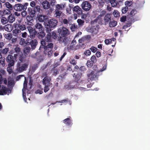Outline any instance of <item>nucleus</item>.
Segmentation results:
<instances>
[{"mask_svg": "<svg viewBox=\"0 0 150 150\" xmlns=\"http://www.w3.org/2000/svg\"><path fill=\"white\" fill-rule=\"evenodd\" d=\"M59 36L58 40L60 44L63 43L66 45L68 40L69 35L70 34L69 30L64 26L60 27L57 30Z\"/></svg>", "mask_w": 150, "mask_h": 150, "instance_id": "nucleus-1", "label": "nucleus"}, {"mask_svg": "<svg viewBox=\"0 0 150 150\" xmlns=\"http://www.w3.org/2000/svg\"><path fill=\"white\" fill-rule=\"evenodd\" d=\"M47 34L45 36L44 39H42L41 40L40 43L41 47L42 46H46V42H51L52 39H56L57 38V34L54 31L50 32L49 31H47Z\"/></svg>", "mask_w": 150, "mask_h": 150, "instance_id": "nucleus-2", "label": "nucleus"}, {"mask_svg": "<svg viewBox=\"0 0 150 150\" xmlns=\"http://www.w3.org/2000/svg\"><path fill=\"white\" fill-rule=\"evenodd\" d=\"M13 27L14 29L12 31V33L13 35L15 37H17L21 31L25 30L27 28V27L24 24L16 23L13 24Z\"/></svg>", "mask_w": 150, "mask_h": 150, "instance_id": "nucleus-3", "label": "nucleus"}, {"mask_svg": "<svg viewBox=\"0 0 150 150\" xmlns=\"http://www.w3.org/2000/svg\"><path fill=\"white\" fill-rule=\"evenodd\" d=\"M28 65L29 64L28 62H18L15 70L16 73H19L25 71L28 68Z\"/></svg>", "mask_w": 150, "mask_h": 150, "instance_id": "nucleus-4", "label": "nucleus"}, {"mask_svg": "<svg viewBox=\"0 0 150 150\" xmlns=\"http://www.w3.org/2000/svg\"><path fill=\"white\" fill-rule=\"evenodd\" d=\"M53 47V44L50 43H48L46 46H42V47L40 46L39 50H41L43 48L44 50V54L45 55H47L49 57H50L52 56L53 53V51L52 50Z\"/></svg>", "mask_w": 150, "mask_h": 150, "instance_id": "nucleus-5", "label": "nucleus"}, {"mask_svg": "<svg viewBox=\"0 0 150 150\" xmlns=\"http://www.w3.org/2000/svg\"><path fill=\"white\" fill-rule=\"evenodd\" d=\"M58 21L54 18H52L48 20L46 23L45 26L47 31H51L57 25Z\"/></svg>", "mask_w": 150, "mask_h": 150, "instance_id": "nucleus-6", "label": "nucleus"}, {"mask_svg": "<svg viewBox=\"0 0 150 150\" xmlns=\"http://www.w3.org/2000/svg\"><path fill=\"white\" fill-rule=\"evenodd\" d=\"M32 39L27 38L26 42V45H30L31 49L32 50H34L36 47L38 43L37 40L35 39L33 40Z\"/></svg>", "mask_w": 150, "mask_h": 150, "instance_id": "nucleus-7", "label": "nucleus"}, {"mask_svg": "<svg viewBox=\"0 0 150 150\" xmlns=\"http://www.w3.org/2000/svg\"><path fill=\"white\" fill-rule=\"evenodd\" d=\"M14 57L15 59L19 61L18 62H25L26 60V55L22 52L20 53L19 54H14Z\"/></svg>", "mask_w": 150, "mask_h": 150, "instance_id": "nucleus-8", "label": "nucleus"}, {"mask_svg": "<svg viewBox=\"0 0 150 150\" xmlns=\"http://www.w3.org/2000/svg\"><path fill=\"white\" fill-rule=\"evenodd\" d=\"M27 28L30 33V37L31 39H34L37 36L38 31L31 26H28Z\"/></svg>", "mask_w": 150, "mask_h": 150, "instance_id": "nucleus-9", "label": "nucleus"}, {"mask_svg": "<svg viewBox=\"0 0 150 150\" xmlns=\"http://www.w3.org/2000/svg\"><path fill=\"white\" fill-rule=\"evenodd\" d=\"M92 6L90 3L88 1H83L81 4L82 9L86 11H89L91 8Z\"/></svg>", "mask_w": 150, "mask_h": 150, "instance_id": "nucleus-10", "label": "nucleus"}, {"mask_svg": "<svg viewBox=\"0 0 150 150\" xmlns=\"http://www.w3.org/2000/svg\"><path fill=\"white\" fill-rule=\"evenodd\" d=\"M112 13H107L105 15L103 18V21L101 22V24L106 25L111 20Z\"/></svg>", "mask_w": 150, "mask_h": 150, "instance_id": "nucleus-11", "label": "nucleus"}, {"mask_svg": "<svg viewBox=\"0 0 150 150\" xmlns=\"http://www.w3.org/2000/svg\"><path fill=\"white\" fill-rule=\"evenodd\" d=\"M87 76L88 79L91 81H93L98 78L97 74L93 71L89 70L88 73L87 74Z\"/></svg>", "mask_w": 150, "mask_h": 150, "instance_id": "nucleus-12", "label": "nucleus"}, {"mask_svg": "<svg viewBox=\"0 0 150 150\" xmlns=\"http://www.w3.org/2000/svg\"><path fill=\"white\" fill-rule=\"evenodd\" d=\"M12 55L8 54L6 58L8 64L14 65L15 61L14 58Z\"/></svg>", "mask_w": 150, "mask_h": 150, "instance_id": "nucleus-13", "label": "nucleus"}, {"mask_svg": "<svg viewBox=\"0 0 150 150\" xmlns=\"http://www.w3.org/2000/svg\"><path fill=\"white\" fill-rule=\"evenodd\" d=\"M51 81V79L50 76H46L44 77L42 79V83L44 85H46L47 86H52V83H50V82Z\"/></svg>", "mask_w": 150, "mask_h": 150, "instance_id": "nucleus-14", "label": "nucleus"}, {"mask_svg": "<svg viewBox=\"0 0 150 150\" xmlns=\"http://www.w3.org/2000/svg\"><path fill=\"white\" fill-rule=\"evenodd\" d=\"M72 10L74 13H76L79 15H82L83 11L81 8L77 5L74 6Z\"/></svg>", "mask_w": 150, "mask_h": 150, "instance_id": "nucleus-15", "label": "nucleus"}, {"mask_svg": "<svg viewBox=\"0 0 150 150\" xmlns=\"http://www.w3.org/2000/svg\"><path fill=\"white\" fill-rule=\"evenodd\" d=\"M98 25L92 26L89 30V32L94 34H97L98 32Z\"/></svg>", "mask_w": 150, "mask_h": 150, "instance_id": "nucleus-16", "label": "nucleus"}, {"mask_svg": "<svg viewBox=\"0 0 150 150\" xmlns=\"http://www.w3.org/2000/svg\"><path fill=\"white\" fill-rule=\"evenodd\" d=\"M33 21L34 20L33 17L28 16L26 17V21L25 22V23L26 25H28V26H31L33 25Z\"/></svg>", "mask_w": 150, "mask_h": 150, "instance_id": "nucleus-17", "label": "nucleus"}, {"mask_svg": "<svg viewBox=\"0 0 150 150\" xmlns=\"http://www.w3.org/2000/svg\"><path fill=\"white\" fill-rule=\"evenodd\" d=\"M33 28L38 32L42 31V30H44V28L42 25L38 23H36L33 27Z\"/></svg>", "mask_w": 150, "mask_h": 150, "instance_id": "nucleus-18", "label": "nucleus"}, {"mask_svg": "<svg viewBox=\"0 0 150 150\" xmlns=\"http://www.w3.org/2000/svg\"><path fill=\"white\" fill-rule=\"evenodd\" d=\"M63 121L64 124L68 126H71L73 124L71 118L70 116L63 120Z\"/></svg>", "mask_w": 150, "mask_h": 150, "instance_id": "nucleus-19", "label": "nucleus"}, {"mask_svg": "<svg viewBox=\"0 0 150 150\" xmlns=\"http://www.w3.org/2000/svg\"><path fill=\"white\" fill-rule=\"evenodd\" d=\"M30 16L33 17H35L37 14L36 12L34 9V8H28V9Z\"/></svg>", "mask_w": 150, "mask_h": 150, "instance_id": "nucleus-20", "label": "nucleus"}, {"mask_svg": "<svg viewBox=\"0 0 150 150\" xmlns=\"http://www.w3.org/2000/svg\"><path fill=\"white\" fill-rule=\"evenodd\" d=\"M82 74L80 72H78L77 73H74V74L73 77L74 80L76 82H78V81L81 78Z\"/></svg>", "mask_w": 150, "mask_h": 150, "instance_id": "nucleus-21", "label": "nucleus"}, {"mask_svg": "<svg viewBox=\"0 0 150 150\" xmlns=\"http://www.w3.org/2000/svg\"><path fill=\"white\" fill-rule=\"evenodd\" d=\"M45 35V32L44 30H42V31H38L37 33V37L40 39H43Z\"/></svg>", "mask_w": 150, "mask_h": 150, "instance_id": "nucleus-22", "label": "nucleus"}, {"mask_svg": "<svg viewBox=\"0 0 150 150\" xmlns=\"http://www.w3.org/2000/svg\"><path fill=\"white\" fill-rule=\"evenodd\" d=\"M42 4L43 8L45 9H48L50 7V3L47 0L44 1L42 3Z\"/></svg>", "mask_w": 150, "mask_h": 150, "instance_id": "nucleus-23", "label": "nucleus"}, {"mask_svg": "<svg viewBox=\"0 0 150 150\" xmlns=\"http://www.w3.org/2000/svg\"><path fill=\"white\" fill-rule=\"evenodd\" d=\"M38 20L40 22H43L46 21L47 18L46 16L40 15L37 17Z\"/></svg>", "mask_w": 150, "mask_h": 150, "instance_id": "nucleus-24", "label": "nucleus"}, {"mask_svg": "<svg viewBox=\"0 0 150 150\" xmlns=\"http://www.w3.org/2000/svg\"><path fill=\"white\" fill-rule=\"evenodd\" d=\"M13 25L11 24H7L4 27V29L5 30L8 32L11 31L13 29Z\"/></svg>", "mask_w": 150, "mask_h": 150, "instance_id": "nucleus-25", "label": "nucleus"}, {"mask_svg": "<svg viewBox=\"0 0 150 150\" xmlns=\"http://www.w3.org/2000/svg\"><path fill=\"white\" fill-rule=\"evenodd\" d=\"M16 18L14 15L11 14L8 17V21L10 23H12L15 20Z\"/></svg>", "mask_w": 150, "mask_h": 150, "instance_id": "nucleus-26", "label": "nucleus"}, {"mask_svg": "<svg viewBox=\"0 0 150 150\" xmlns=\"http://www.w3.org/2000/svg\"><path fill=\"white\" fill-rule=\"evenodd\" d=\"M8 88L6 86H2V88L0 90V95H3L7 94Z\"/></svg>", "mask_w": 150, "mask_h": 150, "instance_id": "nucleus-27", "label": "nucleus"}, {"mask_svg": "<svg viewBox=\"0 0 150 150\" xmlns=\"http://www.w3.org/2000/svg\"><path fill=\"white\" fill-rule=\"evenodd\" d=\"M29 4L28 3H25L23 4H21V11H25L27 8V6H28Z\"/></svg>", "mask_w": 150, "mask_h": 150, "instance_id": "nucleus-28", "label": "nucleus"}, {"mask_svg": "<svg viewBox=\"0 0 150 150\" xmlns=\"http://www.w3.org/2000/svg\"><path fill=\"white\" fill-rule=\"evenodd\" d=\"M33 8L36 13H38V14L41 13L42 12V10L41 9L40 6L39 5H36Z\"/></svg>", "mask_w": 150, "mask_h": 150, "instance_id": "nucleus-29", "label": "nucleus"}, {"mask_svg": "<svg viewBox=\"0 0 150 150\" xmlns=\"http://www.w3.org/2000/svg\"><path fill=\"white\" fill-rule=\"evenodd\" d=\"M76 40H73L71 43V45L70 46V49L72 50H76L77 49V48H74V47H73V46L75 45L76 44ZM76 47H78V48L79 49L80 47V46L79 45H77Z\"/></svg>", "mask_w": 150, "mask_h": 150, "instance_id": "nucleus-30", "label": "nucleus"}, {"mask_svg": "<svg viewBox=\"0 0 150 150\" xmlns=\"http://www.w3.org/2000/svg\"><path fill=\"white\" fill-rule=\"evenodd\" d=\"M76 40H73L71 43V45L70 46V49L72 50H76L77 49V48H74V47H73V46L75 45L76 44ZM76 47H78V48L79 49L80 47V46L79 45H77Z\"/></svg>", "mask_w": 150, "mask_h": 150, "instance_id": "nucleus-31", "label": "nucleus"}, {"mask_svg": "<svg viewBox=\"0 0 150 150\" xmlns=\"http://www.w3.org/2000/svg\"><path fill=\"white\" fill-rule=\"evenodd\" d=\"M76 40H73L71 43V45L70 46V49L72 50H76L77 49V48H74V47H73V46L75 45L76 44ZM76 47H78V48L79 49L80 47V46L79 45H77Z\"/></svg>", "mask_w": 150, "mask_h": 150, "instance_id": "nucleus-32", "label": "nucleus"}, {"mask_svg": "<svg viewBox=\"0 0 150 150\" xmlns=\"http://www.w3.org/2000/svg\"><path fill=\"white\" fill-rule=\"evenodd\" d=\"M14 65L8 64L7 71L9 74H11L13 72V69Z\"/></svg>", "mask_w": 150, "mask_h": 150, "instance_id": "nucleus-33", "label": "nucleus"}, {"mask_svg": "<svg viewBox=\"0 0 150 150\" xmlns=\"http://www.w3.org/2000/svg\"><path fill=\"white\" fill-rule=\"evenodd\" d=\"M59 69L57 68L56 67H54L51 70V72L52 73V75L54 76H56L59 71Z\"/></svg>", "mask_w": 150, "mask_h": 150, "instance_id": "nucleus-34", "label": "nucleus"}, {"mask_svg": "<svg viewBox=\"0 0 150 150\" xmlns=\"http://www.w3.org/2000/svg\"><path fill=\"white\" fill-rule=\"evenodd\" d=\"M21 4H16L13 6L14 10L16 11H21Z\"/></svg>", "mask_w": 150, "mask_h": 150, "instance_id": "nucleus-35", "label": "nucleus"}, {"mask_svg": "<svg viewBox=\"0 0 150 150\" xmlns=\"http://www.w3.org/2000/svg\"><path fill=\"white\" fill-rule=\"evenodd\" d=\"M108 23H109V26L110 27H113L117 25V22L114 20L110 21Z\"/></svg>", "mask_w": 150, "mask_h": 150, "instance_id": "nucleus-36", "label": "nucleus"}, {"mask_svg": "<svg viewBox=\"0 0 150 150\" xmlns=\"http://www.w3.org/2000/svg\"><path fill=\"white\" fill-rule=\"evenodd\" d=\"M5 7L9 9L10 10H12L13 8V6L9 2H6L5 4Z\"/></svg>", "mask_w": 150, "mask_h": 150, "instance_id": "nucleus-37", "label": "nucleus"}, {"mask_svg": "<svg viewBox=\"0 0 150 150\" xmlns=\"http://www.w3.org/2000/svg\"><path fill=\"white\" fill-rule=\"evenodd\" d=\"M13 34H12L11 33H9L5 34L4 36L7 39L9 40L12 38L13 37Z\"/></svg>", "mask_w": 150, "mask_h": 150, "instance_id": "nucleus-38", "label": "nucleus"}, {"mask_svg": "<svg viewBox=\"0 0 150 150\" xmlns=\"http://www.w3.org/2000/svg\"><path fill=\"white\" fill-rule=\"evenodd\" d=\"M111 6L112 7H115L117 5V2L116 0H110V2Z\"/></svg>", "mask_w": 150, "mask_h": 150, "instance_id": "nucleus-39", "label": "nucleus"}, {"mask_svg": "<svg viewBox=\"0 0 150 150\" xmlns=\"http://www.w3.org/2000/svg\"><path fill=\"white\" fill-rule=\"evenodd\" d=\"M137 11L136 9H132L130 12L129 15L131 17L134 16L137 13Z\"/></svg>", "mask_w": 150, "mask_h": 150, "instance_id": "nucleus-40", "label": "nucleus"}, {"mask_svg": "<svg viewBox=\"0 0 150 150\" xmlns=\"http://www.w3.org/2000/svg\"><path fill=\"white\" fill-rule=\"evenodd\" d=\"M64 4H57L56 5V8L57 10H62V8L64 7Z\"/></svg>", "mask_w": 150, "mask_h": 150, "instance_id": "nucleus-41", "label": "nucleus"}, {"mask_svg": "<svg viewBox=\"0 0 150 150\" xmlns=\"http://www.w3.org/2000/svg\"><path fill=\"white\" fill-rule=\"evenodd\" d=\"M27 41V39L25 40V39L23 38H21L20 40L19 43L21 45H26V42Z\"/></svg>", "mask_w": 150, "mask_h": 150, "instance_id": "nucleus-42", "label": "nucleus"}, {"mask_svg": "<svg viewBox=\"0 0 150 150\" xmlns=\"http://www.w3.org/2000/svg\"><path fill=\"white\" fill-rule=\"evenodd\" d=\"M14 51L12 53L15 52L17 53V54H19L20 53L22 52L20 48L18 46L16 47L15 48H14Z\"/></svg>", "mask_w": 150, "mask_h": 150, "instance_id": "nucleus-43", "label": "nucleus"}, {"mask_svg": "<svg viewBox=\"0 0 150 150\" xmlns=\"http://www.w3.org/2000/svg\"><path fill=\"white\" fill-rule=\"evenodd\" d=\"M31 48L29 47H26L24 49V52L26 54H27L30 52Z\"/></svg>", "mask_w": 150, "mask_h": 150, "instance_id": "nucleus-44", "label": "nucleus"}, {"mask_svg": "<svg viewBox=\"0 0 150 150\" xmlns=\"http://www.w3.org/2000/svg\"><path fill=\"white\" fill-rule=\"evenodd\" d=\"M69 63L74 65H75L77 64V62L74 58H70L69 59Z\"/></svg>", "mask_w": 150, "mask_h": 150, "instance_id": "nucleus-45", "label": "nucleus"}, {"mask_svg": "<svg viewBox=\"0 0 150 150\" xmlns=\"http://www.w3.org/2000/svg\"><path fill=\"white\" fill-rule=\"evenodd\" d=\"M1 22L3 24H5L7 23L8 21V18L4 17H2L1 20Z\"/></svg>", "mask_w": 150, "mask_h": 150, "instance_id": "nucleus-46", "label": "nucleus"}, {"mask_svg": "<svg viewBox=\"0 0 150 150\" xmlns=\"http://www.w3.org/2000/svg\"><path fill=\"white\" fill-rule=\"evenodd\" d=\"M1 53L3 54H6L9 51V48L8 47L5 48L2 50H1Z\"/></svg>", "mask_w": 150, "mask_h": 150, "instance_id": "nucleus-47", "label": "nucleus"}, {"mask_svg": "<svg viewBox=\"0 0 150 150\" xmlns=\"http://www.w3.org/2000/svg\"><path fill=\"white\" fill-rule=\"evenodd\" d=\"M38 67V65L37 64H34L31 67L32 71L33 72H34Z\"/></svg>", "mask_w": 150, "mask_h": 150, "instance_id": "nucleus-48", "label": "nucleus"}, {"mask_svg": "<svg viewBox=\"0 0 150 150\" xmlns=\"http://www.w3.org/2000/svg\"><path fill=\"white\" fill-rule=\"evenodd\" d=\"M93 62L90 60H88L86 63V65L88 67L90 68L93 65Z\"/></svg>", "mask_w": 150, "mask_h": 150, "instance_id": "nucleus-49", "label": "nucleus"}, {"mask_svg": "<svg viewBox=\"0 0 150 150\" xmlns=\"http://www.w3.org/2000/svg\"><path fill=\"white\" fill-rule=\"evenodd\" d=\"M113 14L115 17H118L120 16V13L117 10H114Z\"/></svg>", "mask_w": 150, "mask_h": 150, "instance_id": "nucleus-50", "label": "nucleus"}, {"mask_svg": "<svg viewBox=\"0 0 150 150\" xmlns=\"http://www.w3.org/2000/svg\"><path fill=\"white\" fill-rule=\"evenodd\" d=\"M44 85L45 86L44 88V91L45 93H46L50 90L49 87H52V86H47L46 85Z\"/></svg>", "mask_w": 150, "mask_h": 150, "instance_id": "nucleus-51", "label": "nucleus"}, {"mask_svg": "<svg viewBox=\"0 0 150 150\" xmlns=\"http://www.w3.org/2000/svg\"><path fill=\"white\" fill-rule=\"evenodd\" d=\"M132 4V1H127L125 2V4L126 6V7H129Z\"/></svg>", "mask_w": 150, "mask_h": 150, "instance_id": "nucleus-52", "label": "nucleus"}, {"mask_svg": "<svg viewBox=\"0 0 150 150\" xmlns=\"http://www.w3.org/2000/svg\"><path fill=\"white\" fill-rule=\"evenodd\" d=\"M77 22L79 25H83L84 23V21L80 19H79L77 20Z\"/></svg>", "mask_w": 150, "mask_h": 150, "instance_id": "nucleus-53", "label": "nucleus"}, {"mask_svg": "<svg viewBox=\"0 0 150 150\" xmlns=\"http://www.w3.org/2000/svg\"><path fill=\"white\" fill-rule=\"evenodd\" d=\"M90 49L91 51V52L94 53H95L97 51V48L93 46H92L90 48Z\"/></svg>", "mask_w": 150, "mask_h": 150, "instance_id": "nucleus-54", "label": "nucleus"}, {"mask_svg": "<svg viewBox=\"0 0 150 150\" xmlns=\"http://www.w3.org/2000/svg\"><path fill=\"white\" fill-rule=\"evenodd\" d=\"M62 23L64 24L67 25H68L67 24H69L70 25L69 21L67 19L64 18L62 20Z\"/></svg>", "mask_w": 150, "mask_h": 150, "instance_id": "nucleus-55", "label": "nucleus"}, {"mask_svg": "<svg viewBox=\"0 0 150 150\" xmlns=\"http://www.w3.org/2000/svg\"><path fill=\"white\" fill-rule=\"evenodd\" d=\"M91 61L93 62L94 63H95L97 61V59L96 56L93 55L92 56L91 58Z\"/></svg>", "mask_w": 150, "mask_h": 150, "instance_id": "nucleus-56", "label": "nucleus"}, {"mask_svg": "<svg viewBox=\"0 0 150 150\" xmlns=\"http://www.w3.org/2000/svg\"><path fill=\"white\" fill-rule=\"evenodd\" d=\"M84 54L86 56H88L91 55V52L89 50H87L84 52Z\"/></svg>", "mask_w": 150, "mask_h": 150, "instance_id": "nucleus-57", "label": "nucleus"}, {"mask_svg": "<svg viewBox=\"0 0 150 150\" xmlns=\"http://www.w3.org/2000/svg\"><path fill=\"white\" fill-rule=\"evenodd\" d=\"M131 25V23H127L123 26V27H122V29L125 30V29L129 27H130Z\"/></svg>", "mask_w": 150, "mask_h": 150, "instance_id": "nucleus-58", "label": "nucleus"}, {"mask_svg": "<svg viewBox=\"0 0 150 150\" xmlns=\"http://www.w3.org/2000/svg\"><path fill=\"white\" fill-rule=\"evenodd\" d=\"M77 26L75 25V24H72L70 27V29L72 32L74 31L75 30Z\"/></svg>", "mask_w": 150, "mask_h": 150, "instance_id": "nucleus-59", "label": "nucleus"}, {"mask_svg": "<svg viewBox=\"0 0 150 150\" xmlns=\"http://www.w3.org/2000/svg\"><path fill=\"white\" fill-rule=\"evenodd\" d=\"M61 12L58 10L56 11V17L57 18H59L60 17L61 15Z\"/></svg>", "mask_w": 150, "mask_h": 150, "instance_id": "nucleus-60", "label": "nucleus"}, {"mask_svg": "<svg viewBox=\"0 0 150 150\" xmlns=\"http://www.w3.org/2000/svg\"><path fill=\"white\" fill-rule=\"evenodd\" d=\"M128 8L126 6L122 9V12L123 13L125 14L128 11Z\"/></svg>", "mask_w": 150, "mask_h": 150, "instance_id": "nucleus-61", "label": "nucleus"}, {"mask_svg": "<svg viewBox=\"0 0 150 150\" xmlns=\"http://www.w3.org/2000/svg\"><path fill=\"white\" fill-rule=\"evenodd\" d=\"M17 40V38H13L9 41L10 42L12 43H15Z\"/></svg>", "mask_w": 150, "mask_h": 150, "instance_id": "nucleus-62", "label": "nucleus"}, {"mask_svg": "<svg viewBox=\"0 0 150 150\" xmlns=\"http://www.w3.org/2000/svg\"><path fill=\"white\" fill-rule=\"evenodd\" d=\"M105 42L106 45L111 44V39H106L105 40Z\"/></svg>", "mask_w": 150, "mask_h": 150, "instance_id": "nucleus-63", "label": "nucleus"}, {"mask_svg": "<svg viewBox=\"0 0 150 150\" xmlns=\"http://www.w3.org/2000/svg\"><path fill=\"white\" fill-rule=\"evenodd\" d=\"M27 81L25 80L23 83V89H24V90H25L26 89L27 87Z\"/></svg>", "mask_w": 150, "mask_h": 150, "instance_id": "nucleus-64", "label": "nucleus"}]
</instances>
